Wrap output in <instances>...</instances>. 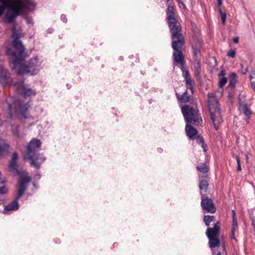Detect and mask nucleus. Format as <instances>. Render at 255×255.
Segmentation results:
<instances>
[{"mask_svg": "<svg viewBox=\"0 0 255 255\" xmlns=\"http://www.w3.org/2000/svg\"><path fill=\"white\" fill-rule=\"evenodd\" d=\"M166 20L169 28L172 39L171 47L173 49V63L179 65L182 71L186 69L185 56L182 52V47L185 44V40L182 33V28L175 18L174 8L169 5L166 10Z\"/></svg>", "mask_w": 255, "mask_h": 255, "instance_id": "nucleus-1", "label": "nucleus"}, {"mask_svg": "<svg viewBox=\"0 0 255 255\" xmlns=\"http://www.w3.org/2000/svg\"><path fill=\"white\" fill-rule=\"evenodd\" d=\"M41 145V142L40 139L33 138L28 144L23 155L24 160L30 161V165L37 169L40 168L41 163L45 160L43 154L38 152Z\"/></svg>", "mask_w": 255, "mask_h": 255, "instance_id": "nucleus-2", "label": "nucleus"}, {"mask_svg": "<svg viewBox=\"0 0 255 255\" xmlns=\"http://www.w3.org/2000/svg\"><path fill=\"white\" fill-rule=\"evenodd\" d=\"M12 44L15 50H13L11 47H7L6 48L5 54L9 56V63L12 65L11 69H15L16 67L21 65L27 55L19 39H13Z\"/></svg>", "mask_w": 255, "mask_h": 255, "instance_id": "nucleus-3", "label": "nucleus"}, {"mask_svg": "<svg viewBox=\"0 0 255 255\" xmlns=\"http://www.w3.org/2000/svg\"><path fill=\"white\" fill-rule=\"evenodd\" d=\"M207 96L208 106L210 112V118L215 129L218 130V124L220 123V120L218 118H220L221 121H223L220 104L215 94L209 93Z\"/></svg>", "mask_w": 255, "mask_h": 255, "instance_id": "nucleus-4", "label": "nucleus"}, {"mask_svg": "<svg viewBox=\"0 0 255 255\" xmlns=\"http://www.w3.org/2000/svg\"><path fill=\"white\" fill-rule=\"evenodd\" d=\"M16 67L15 69H11L14 73L19 76L29 74L33 76L38 74L39 71L40 62L37 57L30 59L28 61Z\"/></svg>", "mask_w": 255, "mask_h": 255, "instance_id": "nucleus-5", "label": "nucleus"}, {"mask_svg": "<svg viewBox=\"0 0 255 255\" xmlns=\"http://www.w3.org/2000/svg\"><path fill=\"white\" fill-rule=\"evenodd\" d=\"M181 111L186 123L195 126L202 124L203 120L197 105L193 107L185 105L181 107Z\"/></svg>", "mask_w": 255, "mask_h": 255, "instance_id": "nucleus-6", "label": "nucleus"}, {"mask_svg": "<svg viewBox=\"0 0 255 255\" xmlns=\"http://www.w3.org/2000/svg\"><path fill=\"white\" fill-rule=\"evenodd\" d=\"M10 116L15 114L19 119H27L26 113L29 107L27 103H24L20 100H15L11 103H7Z\"/></svg>", "mask_w": 255, "mask_h": 255, "instance_id": "nucleus-7", "label": "nucleus"}, {"mask_svg": "<svg viewBox=\"0 0 255 255\" xmlns=\"http://www.w3.org/2000/svg\"><path fill=\"white\" fill-rule=\"evenodd\" d=\"M6 9L11 11V14L15 18L21 14L26 15V10H23L19 6H17L16 4H13L11 2L7 5L6 2L3 0L2 4L0 5V17L3 14Z\"/></svg>", "mask_w": 255, "mask_h": 255, "instance_id": "nucleus-8", "label": "nucleus"}, {"mask_svg": "<svg viewBox=\"0 0 255 255\" xmlns=\"http://www.w3.org/2000/svg\"><path fill=\"white\" fill-rule=\"evenodd\" d=\"M13 86L18 94L22 96L24 98L36 95V91L26 87L23 80L21 79L17 81L14 84Z\"/></svg>", "mask_w": 255, "mask_h": 255, "instance_id": "nucleus-9", "label": "nucleus"}, {"mask_svg": "<svg viewBox=\"0 0 255 255\" xmlns=\"http://www.w3.org/2000/svg\"><path fill=\"white\" fill-rule=\"evenodd\" d=\"M201 206L202 210L209 213L214 214L216 211V207L213 200L209 198L206 194L201 196Z\"/></svg>", "mask_w": 255, "mask_h": 255, "instance_id": "nucleus-10", "label": "nucleus"}, {"mask_svg": "<svg viewBox=\"0 0 255 255\" xmlns=\"http://www.w3.org/2000/svg\"><path fill=\"white\" fill-rule=\"evenodd\" d=\"M31 181V179L29 176H25L20 178L18 180V190L17 195L18 197L22 196L24 192L27 190V186Z\"/></svg>", "mask_w": 255, "mask_h": 255, "instance_id": "nucleus-11", "label": "nucleus"}, {"mask_svg": "<svg viewBox=\"0 0 255 255\" xmlns=\"http://www.w3.org/2000/svg\"><path fill=\"white\" fill-rule=\"evenodd\" d=\"M220 225V222L219 221H217L215 224H214V226L213 228L209 227L207 229L206 234L208 238L219 237L221 228Z\"/></svg>", "mask_w": 255, "mask_h": 255, "instance_id": "nucleus-12", "label": "nucleus"}, {"mask_svg": "<svg viewBox=\"0 0 255 255\" xmlns=\"http://www.w3.org/2000/svg\"><path fill=\"white\" fill-rule=\"evenodd\" d=\"M9 72L6 69L2 68L0 72V83L3 85L9 84L11 82Z\"/></svg>", "mask_w": 255, "mask_h": 255, "instance_id": "nucleus-13", "label": "nucleus"}, {"mask_svg": "<svg viewBox=\"0 0 255 255\" xmlns=\"http://www.w3.org/2000/svg\"><path fill=\"white\" fill-rule=\"evenodd\" d=\"M192 124H186L185 126V131L187 135L190 139H194L195 138V137L197 135L198 130L195 128H194L192 126Z\"/></svg>", "mask_w": 255, "mask_h": 255, "instance_id": "nucleus-14", "label": "nucleus"}, {"mask_svg": "<svg viewBox=\"0 0 255 255\" xmlns=\"http://www.w3.org/2000/svg\"><path fill=\"white\" fill-rule=\"evenodd\" d=\"M194 72L197 81H200L201 79V67L200 59H193Z\"/></svg>", "mask_w": 255, "mask_h": 255, "instance_id": "nucleus-15", "label": "nucleus"}, {"mask_svg": "<svg viewBox=\"0 0 255 255\" xmlns=\"http://www.w3.org/2000/svg\"><path fill=\"white\" fill-rule=\"evenodd\" d=\"M20 198L21 197H18V196L17 195L11 203L4 207V210L5 211H12L18 210L19 207L18 201Z\"/></svg>", "mask_w": 255, "mask_h": 255, "instance_id": "nucleus-16", "label": "nucleus"}, {"mask_svg": "<svg viewBox=\"0 0 255 255\" xmlns=\"http://www.w3.org/2000/svg\"><path fill=\"white\" fill-rule=\"evenodd\" d=\"M197 171L201 173L202 177L208 178L209 175L208 172L209 171V167L205 163H200L198 166H196Z\"/></svg>", "mask_w": 255, "mask_h": 255, "instance_id": "nucleus-17", "label": "nucleus"}, {"mask_svg": "<svg viewBox=\"0 0 255 255\" xmlns=\"http://www.w3.org/2000/svg\"><path fill=\"white\" fill-rule=\"evenodd\" d=\"M209 185V181L207 178L201 179L199 180V188L200 191V195L206 194Z\"/></svg>", "mask_w": 255, "mask_h": 255, "instance_id": "nucleus-18", "label": "nucleus"}, {"mask_svg": "<svg viewBox=\"0 0 255 255\" xmlns=\"http://www.w3.org/2000/svg\"><path fill=\"white\" fill-rule=\"evenodd\" d=\"M9 144L6 140L0 139V157L7 153L9 151Z\"/></svg>", "mask_w": 255, "mask_h": 255, "instance_id": "nucleus-19", "label": "nucleus"}, {"mask_svg": "<svg viewBox=\"0 0 255 255\" xmlns=\"http://www.w3.org/2000/svg\"><path fill=\"white\" fill-rule=\"evenodd\" d=\"M239 105L241 110H242L248 119H250L252 115V112L248 107L247 104L243 102L240 101Z\"/></svg>", "mask_w": 255, "mask_h": 255, "instance_id": "nucleus-20", "label": "nucleus"}, {"mask_svg": "<svg viewBox=\"0 0 255 255\" xmlns=\"http://www.w3.org/2000/svg\"><path fill=\"white\" fill-rule=\"evenodd\" d=\"M183 76L185 79V81L186 82V87H188L194 85V81L190 77L189 72L188 70L185 69L184 70L182 71Z\"/></svg>", "mask_w": 255, "mask_h": 255, "instance_id": "nucleus-21", "label": "nucleus"}, {"mask_svg": "<svg viewBox=\"0 0 255 255\" xmlns=\"http://www.w3.org/2000/svg\"><path fill=\"white\" fill-rule=\"evenodd\" d=\"M176 95L178 100L183 103H188L190 99V96H189L188 94L187 89H186L182 95H180L179 94L176 93Z\"/></svg>", "mask_w": 255, "mask_h": 255, "instance_id": "nucleus-22", "label": "nucleus"}, {"mask_svg": "<svg viewBox=\"0 0 255 255\" xmlns=\"http://www.w3.org/2000/svg\"><path fill=\"white\" fill-rule=\"evenodd\" d=\"M230 80L229 82V86L233 89H234L238 82V76L234 72L231 73L229 75Z\"/></svg>", "mask_w": 255, "mask_h": 255, "instance_id": "nucleus-23", "label": "nucleus"}, {"mask_svg": "<svg viewBox=\"0 0 255 255\" xmlns=\"http://www.w3.org/2000/svg\"><path fill=\"white\" fill-rule=\"evenodd\" d=\"M208 239L209 247L211 249L220 246L221 242L218 237L209 238Z\"/></svg>", "mask_w": 255, "mask_h": 255, "instance_id": "nucleus-24", "label": "nucleus"}, {"mask_svg": "<svg viewBox=\"0 0 255 255\" xmlns=\"http://www.w3.org/2000/svg\"><path fill=\"white\" fill-rule=\"evenodd\" d=\"M17 24L14 23L12 27L11 30H12V37L13 39H19L21 37L22 34L21 33V30L20 29H16V26Z\"/></svg>", "mask_w": 255, "mask_h": 255, "instance_id": "nucleus-25", "label": "nucleus"}, {"mask_svg": "<svg viewBox=\"0 0 255 255\" xmlns=\"http://www.w3.org/2000/svg\"><path fill=\"white\" fill-rule=\"evenodd\" d=\"M196 139L197 142L201 145L203 149V151L204 152H206L207 151V145L206 143L205 142L204 138L202 136L200 135H197L195 137Z\"/></svg>", "mask_w": 255, "mask_h": 255, "instance_id": "nucleus-26", "label": "nucleus"}, {"mask_svg": "<svg viewBox=\"0 0 255 255\" xmlns=\"http://www.w3.org/2000/svg\"><path fill=\"white\" fill-rule=\"evenodd\" d=\"M11 132L13 136L19 138L20 137V133H19V128L20 126L19 125H11Z\"/></svg>", "mask_w": 255, "mask_h": 255, "instance_id": "nucleus-27", "label": "nucleus"}, {"mask_svg": "<svg viewBox=\"0 0 255 255\" xmlns=\"http://www.w3.org/2000/svg\"><path fill=\"white\" fill-rule=\"evenodd\" d=\"M214 216L204 215L203 217V221L205 225L207 227H209L210 225V223L214 221Z\"/></svg>", "mask_w": 255, "mask_h": 255, "instance_id": "nucleus-28", "label": "nucleus"}, {"mask_svg": "<svg viewBox=\"0 0 255 255\" xmlns=\"http://www.w3.org/2000/svg\"><path fill=\"white\" fill-rule=\"evenodd\" d=\"M219 11L221 15L222 23L223 25H225L227 18L226 13L225 12L222 11L221 7H220V8L219 9Z\"/></svg>", "mask_w": 255, "mask_h": 255, "instance_id": "nucleus-29", "label": "nucleus"}, {"mask_svg": "<svg viewBox=\"0 0 255 255\" xmlns=\"http://www.w3.org/2000/svg\"><path fill=\"white\" fill-rule=\"evenodd\" d=\"M220 79L219 82V87L223 88L228 81V79L226 77H219Z\"/></svg>", "mask_w": 255, "mask_h": 255, "instance_id": "nucleus-30", "label": "nucleus"}, {"mask_svg": "<svg viewBox=\"0 0 255 255\" xmlns=\"http://www.w3.org/2000/svg\"><path fill=\"white\" fill-rule=\"evenodd\" d=\"M6 21H7V23H13V25L14 23H16L15 22V18L13 16H12L11 14L9 15H7L6 16Z\"/></svg>", "mask_w": 255, "mask_h": 255, "instance_id": "nucleus-31", "label": "nucleus"}, {"mask_svg": "<svg viewBox=\"0 0 255 255\" xmlns=\"http://www.w3.org/2000/svg\"><path fill=\"white\" fill-rule=\"evenodd\" d=\"M192 52L193 56V59H199L198 57V54L200 52L199 49L195 48L194 47H192Z\"/></svg>", "mask_w": 255, "mask_h": 255, "instance_id": "nucleus-32", "label": "nucleus"}, {"mask_svg": "<svg viewBox=\"0 0 255 255\" xmlns=\"http://www.w3.org/2000/svg\"><path fill=\"white\" fill-rule=\"evenodd\" d=\"M17 161L11 160L9 164V168L13 170H17Z\"/></svg>", "mask_w": 255, "mask_h": 255, "instance_id": "nucleus-33", "label": "nucleus"}, {"mask_svg": "<svg viewBox=\"0 0 255 255\" xmlns=\"http://www.w3.org/2000/svg\"><path fill=\"white\" fill-rule=\"evenodd\" d=\"M238 228V222L237 220H234L233 221L232 228V233L234 234V232H235V230Z\"/></svg>", "mask_w": 255, "mask_h": 255, "instance_id": "nucleus-34", "label": "nucleus"}, {"mask_svg": "<svg viewBox=\"0 0 255 255\" xmlns=\"http://www.w3.org/2000/svg\"><path fill=\"white\" fill-rule=\"evenodd\" d=\"M223 250L222 252H219L216 255H227V253L225 248V244L222 245Z\"/></svg>", "mask_w": 255, "mask_h": 255, "instance_id": "nucleus-35", "label": "nucleus"}, {"mask_svg": "<svg viewBox=\"0 0 255 255\" xmlns=\"http://www.w3.org/2000/svg\"><path fill=\"white\" fill-rule=\"evenodd\" d=\"M241 71L243 75L246 74V73H247L248 70V67L244 66V64L242 63L241 64Z\"/></svg>", "mask_w": 255, "mask_h": 255, "instance_id": "nucleus-36", "label": "nucleus"}, {"mask_svg": "<svg viewBox=\"0 0 255 255\" xmlns=\"http://www.w3.org/2000/svg\"><path fill=\"white\" fill-rule=\"evenodd\" d=\"M235 54H236V51L234 49L230 50L227 53V56L230 57H232V58L235 57Z\"/></svg>", "mask_w": 255, "mask_h": 255, "instance_id": "nucleus-37", "label": "nucleus"}, {"mask_svg": "<svg viewBox=\"0 0 255 255\" xmlns=\"http://www.w3.org/2000/svg\"><path fill=\"white\" fill-rule=\"evenodd\" d=\"M237 162V171H241L242 170L241 165L240 163V157L238 156H237L236 157Z\"/></svg>", "mask_w": 255, "mask_h": 255, "instance_id": "nucleus-38", "label": "nucleus"}, {"mask_svg": "<svg viewBox=\"0 0 255 255\" xmlns=\"http://www.w3.org/2000/svg\"><path fill=\"white\" fill-rule=\"evenodd\" d=\"M8 190L4 186H2V187H0V194L3 195L5 194H6L7 193Z\"/></svg>", "mask_w": 255, "mask_h": 255, "instance_id": "nucleus-39", "label": "nucleus"}, {"mask_svg": "<svg viewBox=\"0 0 255 255\" xmlns=\"http://www.w3.org/2000/svg\"><path fill=\"white\" fill-rule=\"evenodd\" d=\"M18 157V155L17 153L16 152H14L12 154L11 160L17 161Z\"/></svg>", "mask_w": 255, "mask_h": 255, "instance_id": "nucleus-40", "label": "nucleus"}, {"mask_svg": "<svg viewBox=\"0 0 255 255\" xmlns=\"http://www.w3.org/2000/svg\"><path fill=\"white\" fill-rule=\"evenodd\" d=\"M226 70L222 68L220 73L218 74V77H225V76L226 75Z\"/></svg>", "mask_w": 255, "mask_h": 255, "instance_id": "nucleus-41", "label": "nucleus"}, {"mask_svg": "<svg viewBox=\"0 0 255 255\" xmlns=\"http://www.w3.org/2000/svg\"><path fill=\"white\" fill-rule=\"evenodd\" d=\"M250 78L251 83L252 86L253 88L255 90V81H252V80L253 79V75H251L250 76Z\"/></svg>", "mask_w": 255, "mask_h": 255, "instance_id": "nucleus-42", "label": "nucleus"}, {"mask_svg": "<svg viewBox=\"0 0 255 255\" xmlns=\"http://www.w3.org/2000/svg\"><path fill=\"white\" fill-rule=\"evenodd\" d=\"M61 19L64 22H67V18H66V16L64 14H62L61 15Z\"/></svg>", "mask_w": 255, "mask_h": 255, "instance_id": "nucleus-43", "label": "nucleus"}, {"mask_svg": "<svg viewBox=\"0 0 255 255\" xmlns=\"http://www.w3.org/2000/svg\"><path fill=\"white\" fill-rule=\"evenodd\" d=\"M252 225L255 229V218L254 216H251Z\"/></svg>", "mask_w": 255, "mask_h": 255, "instance_id": "nucleus-44", "label": "nucleus"}, {"mask_svg": "<svg viewBox=\"0 0 255 255\" xmlns=\"http://www.w3.org/2000/svg\"><path fill=\"white\" fill-rule=\"evenodd\" d=\"M232 214L233 221H234V220H237L236 217V212H235V210L232 211Z\"/></svg>", "mask_w": 255, "mask_h": 255, "instance_id": "nucleus-45", "label": "nucleus"}, {"mask_svg": "<svg viewBox=\"0 0 255 255\" xmlns=\"http://www.w3.org/2000/svg\"><path fill=\"white\" fill-rule=\"evenodd\" d=\"M239 41V38L238 37H235L233 38V42L235 43H238Z\"/></svg>", "mask_w": 255, "mask_h": 255, "instance_id": "nucleus-46", "label": "nucleus"}, {"mask_svg": "<svg viewBox=\"0 0 255 255\" xmlns=\"http://www.w3.org/2000/svg\"><path fill=\"white\" fill-rule=\"evenodd\" d=\"M189 89L191 91L192 93L194 92V85L189 86L188 87H187L186 89Z\"/></svg>", "mask_w": 255, "mask_h": 255, "instance_id": "nucleus-47", "label": "nucleus"}, {"mask_svg": "<svg viewBox=\"0 0 255 255\" xmlns=\"http://www.w3.org/2000/svg\"><path fill=\"white\" fill-rule=\"evenodd\" d=\"M178 3L179 4H181L183 7L184 8H186L185 4L181 0L178 2Z\"/></svg>", "mask_w": 255, "mask_h": 255, "instance_id": "nucleus-48", "label": "nucleus"}, {"mask_svg": "<svg viewBox=\"0 0 255 255\" xmlns=\"http://www.w3.org/2000/svg\"><path fill=\"white\" fill-rule=\"evenodd\" d=\"M222 1H218L217 5H218V6L219 7V9L220 8V7H221V6L222 5Z\"/></svg>", "mask_w": 255, "mask_h": 255, "instance_id": "nucleus-49", "label": "nucleus"}, {"mask_svg": "<svg viewBox=\"0 0 255 255\" xmlns=\"http://www.w3.org/2000/svg\"><path fill=\"white\" fill-rule=\"evenodd\" d=\"M231 239L236 240V238L235 237V232L233 233H232V236L230 237Z\"/></svg>", "mask_w": 255, "mask_h": 255, "instance_id": "nucleus-50", "label": "nucleus"}, {"mask_svg": "<svg viewBox=\"0 0 255 255\" xmlns=\"http://www.w3.org/2000/svg\"><path fill=\"white\" fill-rule=\"evenodd\" d=\"M3 200L0 198V205L3 204Z\"/></svg>", "mask_w": 255, "mask_h": 255, "instance_id": "nucleus-51", "label": "nucleus"}, {"mask_svg": "<svg viewBox=\"0 0 255 255\" xmlns=\"http://www.w3.org/2000/svg\"><path fill=\"white\" fill-rule=\"evenodd\" d=\"M246 122L248 124L249 123V119H248L246 120Z\"/></svg>", "mask_w": 255, "mask_h": 255, "instance_id": "nucleus-52", "label": "nucleus"}, {"mask_svg": "<svg viewBox=\"0 0 255 255\" xmlns=\"http://www.w3.org/2000/svg\"><path fill=\"white\" fill-rule=\"evenodd\" d=\"M178 2H179L181 0H176Z\"/></svg>", "mask_w": 255, "mask_h": 255, "instance_id": "nucleus-53", "label": "nucleus"}, {"mask_svg": "<svg viewBox=\"0 0 255 255\" xmlns=\"http://www.w3.org/2000/svg\"><path fill=\"white\" fill-rule=\"evenodd\" d=\"M218 1H222V0H217Z\"/></svg>", "mask_w": 255, "mask_h": 255, "instance_id": "nucleus-54", "label": "nucleus"}, {"mask_svg": "<svg viewBox=\"0 0 255 255\" xmlns=\"http://www.w3.org/2000/svg\"><path fill=\"white\" fill-rule=\"evenodd\" d=\"M167 1H170V0H167Z\"/></svg>", "mask_w": 255, "mask_h": 255, "instance_id": "nucleus-55", "label": "nucleus"}]
</instances>
